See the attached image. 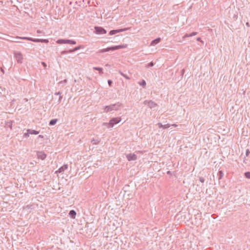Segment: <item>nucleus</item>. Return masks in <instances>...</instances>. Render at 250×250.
<instances>
[{"label":"nucleus","mask_w":250,"mask_h":250,"mask_svg":"<svg viewBox=\"0 0 250 250\" xmlns=\"http://www.w3.org/2000/svg\"><path fill=\"white\" fill-rule=\"evenodd\" d=\"M55 95H59V98L57 102V104H59L62 100V97L61 96V93L60 92H56Z\"/></svg>","instance_id":"16"},{"label":"nucleus","mask_w":250,"mask_h":250,"mask_svg":"<svg viewBox=\"0 0 250 250\" xmlns=\"http://www.w3.org/2000/svg\"><path fill=\"white\" fill-rule=\"evenodd\" d=\"M246 25L248 26V27H249L250 26V24L249 23V22H247L246 23Z\"/></svg>","instance_id":"45"},{"label":"nucleus","mask_w":250,"mask_h":250,"mask_svg":"<svg viewBox=\"0 0 250 250\" xmlns=\"http://www.w3.org/2000/svg\"><path fill=\"white\" fill-rule=\"evenodd\" d=\"M69 50H64V51H62L61 52V55H64V54H67V53H70L69 52H68Z\"/></svg>","instance_id":"27"},{"label":"nucleus","mask_w":250,"mask_h":250,"mask_svg":"<svg viewBox=\"0 0 250 250\" xmlns=\"http://www.w3.org/2000/svg\"><path fill=\"white\" fill-rule=\"evenodd\" d=\"M144 104H147L151 108H154L157 105V104L151 100L145 101Z\"/></svg>","instance_id":"8"},{"label":"nucleus","mask_w":250,"mask_h":250,"mask_svg":"<svg viewBox=\"0 0 250 250\" xmlns=\"http://www.w3.org/2000/svg\"><path fill=\"white\" fill-rule=\"evenodd\" d=\"M126 157L128 161H135L137 159V156L134 153L126 154Z\"/></svg>","instance_id":"7"},{"label":"nucleus","mask_w":250,"mask_h":250,"mask_svg":"<svg viewBox=\"0 0 250 250\" xmlns=\"http://www.w3.org/2000/svg\"><path fill=\"white\" fill-rule=\"evenodd\" d=\"M37 33H41V31L40 30H38L37 31Z\"/></svg>","instance_id":"49"},{"label":"nucleus","mask_w":250,"mask_h":250,"mask_svg":"<svg viewBox=\"0 0 250 250\" xmlns=\"http://www.w3.org/2000/svg\"><path fill=\"white\" fill-rule=\"evenodd\" d=\"M157 125L159 128H163V125L161 123H158Z\"/></svg>","instance_id":"33"},{"label":"nucleus","mask_w":250,"mask_h":250,"mask_svg":"<svg viewBox=\"0 0 250 250\" xmlns=\"http://www.w3.org/2000/svg\"><path fill=\"white\" fill-rule=\"evenodd\" d=\"M199 180L201 182V183H204L205 181L204 178L202 177H200L199 178Z\"/></svg>","instance_id":"30"},{"label":"nucleus","mask_w":250,"mask_h":250,"mask_svg":"<svg viewBox=\"0 0 250 250\" xmlns=\"http://www.w3.org/2000/svg\"><path fill=\"white\" fill-rule=\"evenodd\" d=\"M29 134H30L27 131L26 133H24L23 137H25V138H27L29 136Z\"/></svg>","instance_id":"29"},{"label":"nucleus","mask_w":250,"mask_h":250,"mask_svg":"<svg viewBox=\"0 0 250 250\" xmlns=\"http://www.w3.org/2000/svg\"><path fill=\"white\" fill-rule=\"evenodd\" d=\"M76 43V42L74 41L71 40L70 43L71 44H75Z\"/></svg>","instance_id":"38"},{"label":"nucleus","mask_w":250,"mask_h":250,"mask_svg":"<svg viewBox=\"0 0 250 250\" xmlns=\"http://www.w3.org/2000/svg\"><path fill=\"white\" fill-rule=\"evenodd\" d=\"M7 41H9V42H20L19 41H15V40H10L8 39Z\"/></svg>","instance_id":"35"},{"label":"nucleus","mask_w":250,"mask_h":250,"mask_svg":"<svg viewBox=\"0 0 250 250\" xmlns=\"http://www.w3.org/2000/svg\"><path fill=\"white\" fill-rule=\"evenodd\" d=\"M184 72H185V69H182V70L181 71L182 74H184Z\"/></svg>","instance_id":"47"},{"label":"nucleus","mask_w":250,"mask_h":250,"mask_svg":"<svg viewBox=\"0 0 250 250\" xmlns=\"http://www.w3.org/2000/svg\"><path fill=\"white\" fill-rule=\"evenodd\" d=\"M196 40L198 42H200L203 43V41L201 40V39L200 37L197 38Z\"/></svg>","instance_id":"37"},{"label":"nucleus","mask_w":250,"mask_h":250,"mask_svg":"<svg viewBox=\"0 0 250 250\" xmlns=\"http://www.w3.org/2000/svg\"><path fill=\"white\" fill-rule=\"evenodd\" d=\"M11 38H15L16 39H22V40H28L30 41H32L35 42H42V43H47L49 41L47 39H34L31 37H20V36H16L15 37H10Z\"/></svg>","instance_id":"1"},{"label":"nucleus","mask_w":250,"mask_h":250,"mask_svg":"<svg viewBox=\"0 0 250 250\" xmlns=\"http://www.w3.org/2000/svg\"><path fill=\"white\" fill-rule=\"evenodd\" d=\"M111 110H118L120 107H123L122 103L118 102L115 104L110 105Z\"/></svg>","instance_id":"5"},{"label":"nucleus","mask_w":250,"mask_h":250,"mask_svg":"<svg viewBox=\"0 0 250 250\" xmlns=\"http://www.w3.org/2000/svg\"><path fill=\"white\" fill-rule=\"evenodd\" d=\"M119 73L123 77L125 76V74H124L121 71H119Z\"/></svg>","instance_id":"42"},{"label":"nucleus","mask_w":250,"mask_h":250,"mask_svg":"<svg viewBox=\"0 0 250 250\" xmlns=\"http://www.w3.org/2000/svg\"><path fill=\"white\" fill-rule=\"evenodd\" d=\"M138 83L143 87H145L146 85V82L144 80H143L141 82H139Z\"/></svg>","instance_id":"24"},{"label":"nucleus","mask_w":250,"mask_h":250,"mask_svg":"<svg viewBox=\"0 0 250 250\" xmlns=\"http://www.w3.org/2000/svg\"><path fill=\"white\" fill-rule=\"evenodd\" d=\"M37 157L39 159L43 160L46 157V154L43 151H38Z\"/></svg>","instance_id":"9"},{"label":"nucleus","mask_w":250,"mask_h":250,"mask_svg":"<svg viewBox=\"0 0 250 250\" xmlns=\"http://www.w3.org/2000/svg\"><path fill=\"white\" fill-rule=\"evenodd\" d=\"M7 41H9V42H20L19 41H15V40H10L8 39Z\"/></svg>","instance_id":"34"},{"label":"nucleus","mask_w":250,"mask_h":250,"mask_svg":"<svg viewBox=\"0 0 250 250\" xmlns=\"http://www.w3.org/2000/svg\"><path fill=\"white\" fill-rule=\"evenodd\" d=\"M70 41H71L70 40H65V43L70 44Z\"/></svg>","instance_id":"39"},{"label":"nucleus","mask_w":250,"mask_h":250,"mask_svg":"<svg viewBox=\"0 0 250 250\" xmlns=\"http://www.w3.org/2000/svg\"><path fill=\"white\" fill-rule=\"evenodd\" d=\"M93 68L94 70H98L100 74H103V70L102 68L98 67H94Z\"/></svg>","instance_id":"18"},{"label":"nucleus","mask_w":250,"mask_h":250,"mask_svg":"<svg viewBox=\"0 0 250 250\" xmlns=\"http://www.w3.org/2000/svg\"><path fill=\"white\" fill-rule=\"evenodd\" d=\"M67 165H64L63 166L60 167L59 169L56 171V172L62 173L65 170L67 169Z\"/></svg>","instance_id":"11"},{"label":"nucleus","mask_w":250,"mask_h":250,"mask_svg":"<svg viewBox=\"0 0 250 250\" xmlns=\"http://www.w3.org/2000/svg\"><path fill=\"white\" fill-rule=\"evenodd\" d=\"M245 177L247 178L250 179V172H245Z\"/></svg>","instance_id":"25"},{"label":"nucleus","mask_w":250,"mask_h":250,"mask_svg":"<svg viewBox=\"0 0 250 250\" xmlns=\"http://www.w3.org/2000/svg\"><path fill=\"white\" fill-rule=\"evenodd\" d=\"M109 111H111L110 105L105 106L104 107V112L107 113Z\"/></svg>","instance_id":"19"},{"label":"nucleus","mask_w":250,"mask_h":250,"mask_svg":"<svg viewBox=\"0 0 250 250\" xmlns=\"http://www.w3.org/2000/svg\"><path fill=\"white\" fill-rule=\"evenodd\" d=\"M171 125V126H174V127H176V126H177V125L175 124H172V125Z\"/></svg>","instance_id":"46"},{"label":"nucleus","mask_w":250,"mask_h":250,"mask_svg":"<svg viewBox=\"0 0 250 250\" xmlns=\"http://www.w3.org/2000/svg\"><path fill=\"white\" fill-rule=\"evenodd\" d=\"M125 30H126L125 29H118V30H111L109 32V35H114V34H115L116 33L124 31Z\"/></svg>","instance_id":"10"},{"label":"nucleus","mask_w":250,"mask_h":250,"mask_svg":"<svg viewBox=\"0 0 250 250\" xmlns=\"http://www.w3.org/2000/svg\"><path fill=\"white\" fill-rule=\"evenodd\" d=\"M67 80H66V79H65V80H64L63 81H61L59 83H64V84H65V83H67Z\"/></svg>","instance_id":"31"},{"label":"nucleus","mask_w":250,"mask_h":250,"mask_svg":"<svg viewBox=\"0 0 250 250\" xmlns=\"http://www.w3.org/2000/svg\"><path fill=\"white\" fill-rule=\"evenodd\" d=\"M57 43L59 44L65 43V40L64 39H59L57 41Z\"/></svg>","instance_id":"23"},{"label":"nucleus","mask_w":250,"mask_h":250,"mask_svg":"<svg viewBox=\"0 0 250 250\" xmlns=\"http://www.w3.org/2000/svg\"><path fill=\"white\" fill-rule=\"evenodd\" d=\"M14 54L17 62L19 63H21L23 60V57L21 53V52H15Z\"/></svg>","instance_id":"4"},{"label":"nucleus","mask_w":250,"mask_h":250,"mask_svg":"<svg viewBox=\"0 0 250 250\" xmlns=\"http://www.w3.org/2000/svg\"><path fill=\"white\" fill-rule=\"evenodd\" d=\"M126 46H127L126 44L119 45H116L114 46L108 47V48H105V49H100L98 51V53H104V52H107L109 51H113V50H117V49H121V48H124L126 47Z\"/></svg>","instance_id":"2"},{"label":"nucleus","mask_w":250,"mask_h":250,"mask_svg":"<svg viewBox=\"0 0 250 250\" xmlns=\"http://www.w3.org/2000/svg\"><path fill=\"white\" fill-rule=\"evenodd\" d=\"M69 215L73 219H75L76 215V212L74 210H71L69 212Z\"/></svg>","instance_id":"14"},{"label":"nucleus","mask_w":250,"mask_h":250,"mask_svg":"<svg viewBox=\"0 0 250 250\" xmlns=\"http://www.w3.org/2000/svg\"><path fill=\"white\" fill-rule=\"evenodd\" d=\"M121 121V117L113 118L110 120L109 123H104V124L108 125V127H113L114 125L118 124Z\"/></svg>","instance_id":"3"},{"label":"nucleus","mask_w":250,"mask_h":250,"mask_svg":"<svg viewBox=\"0 0 250 250\" xmlns=\"http://www.w3.org/2000/svg\"><path fill=\"white\" fill-rule=\"evenodd\" d=\"M197 34H198V32H193L191 33L190 34L187 33L183 37V39L184 40L186 38L190 37H192L193 36H195V35H197Z\"/></svg>","instance_id":"12"},{"label":"nucleus","mask_w":250,"mask_h":250,"mask_svg":"<svg viewBox=\"0 0 250 250\" xmlns=\"http://www.w3.org/2000/svg\"><path fill=\"white\" fill-rule=\"evenodd\" d=\"M250 151L249 149H247L246 150V155L247 156H249V155L250 154Z\"/></svg>","instance_id":"32"},{"label":"nucleus","mask_w":250,"mask_h":250,"mask_svg":"<svg viewBox=\"0 0 250 250\" xmlns=\"http://www.w3.org/2000/svg\"><path fill=\"white\" fill-rule=\"evenodd\" d=\"M161 41L160 38H158L154 40H153L151 42V45L154 46L156 44H158Z\"/></svg>","instance_id":"13"},{"label":"nucleus","mask_w":250,"mask_h":250,"mask_svg":"<svg viewBox=\"0 0 250 250\" xmlns=\"http://www.w3.org/2000/svg\"><path fill=\"white\" fill-rule=\"evenodd\" d=\"M170 126V125L169 124H167L166 125H163V128H167L169 127Z\"/></svg>","instance_id":"28"},{"label":"nucleus","mask_w":250,"mask_h":250,"mask_svg":"<svg viewBox=\"0 0 250 250\" xmlns=\"http://www.w3.org/2000/svg\"><path fill=\"white\" fill-rule=\"evenodd\" d=\"M126 79H127V80H130V77H129L128 76H127L126 75H125L124 77Z\"/></svg>","instance_id":"41"},{"label":"nucleus","mask_w":250,"mask_h":250,"mask_svg":"<svg viewBox=\"0 0 250 250\" xmlns=\"http://www.w3.org/2000/svg\"><path fill=\"white\" fill-rule=\"evenodd\" d=\"M119 73L123 77L125 76V74H124L121 71H119Z\"/></svg>","instance_id":"43"},{"label":"nucleus","mask_w":250,"mask_h":250,"mask_svg":"<svg viewBox=\"0 0 250 250\" xmlns=\"http://www.w3.org/2000/svg\"><path fill=\"white\" fill-rule=\"evenodd\" d=\"M57 119H52L51 120L50 122H49V125H55L57 122Z\"/></svg>","instance_id":"21"},{"label":"nucleus","mask_w":250,"mask_h":250,"mask_svg":"<svg viewBox=\"0 0 250 250\" xmlns=\"http://www.w3.org/2000/svg\"><path fill=\"white\" fill-rule=\"evenodd\" d=\"M112 83V82L111 80H108V83L109 85V86L111 85Z\"/></svg>","instance_id":"40"},{"label":"nucleus","mask_w":250,"mask_h":250,"mask_svg":"<svg viewBox=\"0 0 250 250\" xmlns=\"http://www.w3.org/2000/svg\"><path fill=\"white\" fill-rule=\"evenodd\" d=\"M100 140H99L98 139H93L91 141V143L93 145H97L100 143Z\"/></svg>","instance_id":"20"},{"label":"nucleus","mask_w":250,"mask_h":250,"mask_svg":"<svg viewBox=\"0 0 250 250\" xmlns=\"http://www.w3.org/2000/svg\"><path fill=\"white\" fill-rule=\"evenodd\" d=\"M80 48H81V46H77V47H75L73 49L69 50L68 52H69L70 53H72V52H74L75 51H76L78 50Z\"/></svg>","instance_id":"22"},{"label":"nucleus","mask_w":250,"mask_h":250,"mask_svg":"<svg viewBox=\"0 0 250 250\" xmlns=\"http://www.w3.org/2000/svg\"><path fill=\"white\" fill-rule=\"evenodd\" d=\"M154 65V63L153 62H150L149 63H148L147 65H146V67H152Z\"/></svg>","instance_id":"26"},{"label":"nucleus","mask_w":250,"mask_h":250,"mask_svg":"<svg viewBox=\"0 0 250 250\" xmlns=\"http://www.w3.org/2000/svg\"><path fill=\"white\" fill-rule=\"evenodd\" d=\"M218 180H221L224 176V172L222 170H219L218 174Z\"/></svg>","instance_id":"17"},{"label":"nucleus","mask_w":250,"mask_h":250,"mask_svg":"<svg viewBox=\"0 0 250 250\" xmlns=\"http://www.w3.org/2000/svg\"><path fill=\"white\" fill-rule=\"evenodd\" d=\"M27 131L30 134L37 135L39 133V131H36L35 130L31 129H28L27 130Z\"/></svg>","instance_id":"15"},{"label":"nucleus","mask_w":250,"mask_h":250,"mask_svg":"<svg viewBox=\"0 0 250 250\" xmlns=\"http://www.w3.org/2000/svg\"><path fill=\"white\" fill-rule=\"evenodd\" d=\"M42 65H43V66L45 68H46V66H47V65H46V63H45L44 62H42Z\"/></svg>","instance_id":"36"},{"label":"nucleus","mask_w":250,"mask_h":250,"mask_svg":"<svg viewBox=\"0 0 250 250\" xmlns=\"http://www.w3.org/2000/svg\"><path fill=\"white\" fill-rule=\"evenodd\" d=\"M119 73L123 77L125 76V74H124L121 71H119Z\"/></svg>","instance_id":"44"},{"label":"nucleus","mask_w":250,"mask_h":250,"mask_svg":"<svg viewBox=\"0 0 250 250\" xmlns=\"http://www.w3.org/2000/svg\"><path fill=\"white\" fill-rule=\"evenodd\" d=\"M95 32L97 34H104L106 33V31L102 27L95 26Z\"/></svg>","instance_id":"6"},{"label":"nucleus","mask_w":250,"mask_h":250,"mask_svg":"<svg viewBox=\"0 0 250 250\" xmlns=\"http://www.w3.org/2000/svg\"><path fill=\"white\" fill-rule=\"evenodd\" d=\"M43 137V136H42V135H40L39 136V138H42Z\"/></svg>","instance_id":"48"}]
</instances>
